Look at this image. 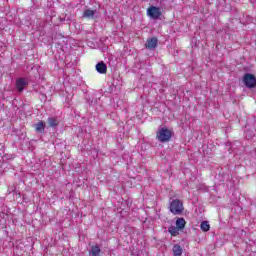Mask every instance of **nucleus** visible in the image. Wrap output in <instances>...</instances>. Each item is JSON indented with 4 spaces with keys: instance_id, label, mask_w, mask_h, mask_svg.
I'll return each instance as SVG.
<instances>
[{
    "instance_id": "f257e3e1",
    "label": "nucleus",
    "mask_w": 256,
    "mask_h": 256,
    "mask_svg": "<svg viewBox=\"0 0 256 256\" xmlns=\"http://www.w3.org/2000/svg\"><path fill=\"white\" fill-rule=\"evenodd\" d=\"M156 137L160 143H167L171 141V137H173V131L168 128H160L157 131Z\"/></svg>"
},
{
    "instance_id": "f03ea898",
    "label": "nucleus",
    "mask_w": 256,
    "mask_h": 256,
    "mask_svg": "<svg viewBox=\"0 0 256 256\" xmlns=\"http://www.w3.org/2000/svg\"><path fill=\"white\" fill-rule=\"evenodd\" d=\"M183 202L179 199H174L170 203V211L173 213V215H181L184 211Z\"/></svg>"
},
{
    "instance_id": "7ed1b4c3",
    "label": "nucleus",
    "mask_w": 256,
    "mask_h": 256,
    "mask_svg": "<svg viewBox=\"0 0 256 256\" xmlns=\"http://www.w3.org/2000/svg\"><path fill=\"white\" fill-rule=\"evenodd\" d=\"M242 81L248 89H254V87H256V77L251 73H246Z\"/></svg>"
},
{
    "instance_id": "20e7f679",
    "label": "nucleus",
    "mask_w": 256,
    "mask_h": 256,
    "mask_svg": "<svg viewBox=\"0 0 256 256\" xmlns=\"http://www.w3.org/2000/svg\"><path fill=\"white\" fill-rule=\"evenodd\" d=\"M147 15L150 19H154L155 21H157V19H159L161 15H163V12H161V8L157 6H150L149 8H147Z\"/></svg>"
},
{
    "instance_id": "39448f33",
    "label": "nucleus",
    "mask_w": 256,
    "mask_h": 256,
    "mask_svg": "<svg viewBox=\"0 0 256 256\" xmlns=\"http://www.w3.org/2000/svg\"><path fill=\"white\" fill-rule=\"evenodd\" d=\"M27 85H29V80H27V78H18L16 80V89L19 93H23Z\"/></svg>"
},
{
    "instance_id": "423d86ee",
    "label": "nucleus",
    "mask_w": 256,
    "mask_h": 256,
    "mask_svg": "<svg viewBox=\"0 0 256 256\" xmlns=\"http://www.w3.org/2000/svg\"><path fill=\"white\" fill-rule=\"evenodd\" d=\"M96 71L102 75H105V73H107V64L104 62H99L96 64Z\"/></svg>"
},
{
    "instance_id": "0eeeda50",
    "label": "nucleus",
    "mask_w": 256,
    "mask_h": 256,
    "mask_svg": "<svg viewBox=\"0 0 256 256\" xmlns=\"http://www.w3.org/2000/svg\"><path fill=\"white\" fill-rule=\"evenodd\" d=\"M157 43H158L157 38L148 39L146 43V49H152V50L157 49Z\"/></svg>"
},
{
    "instance_id": "6e6552de",
    "label": "nucleus",
    "mask_w": 256,
    "mask_h": 256,
    "mask_svg": "<svg viewBox=\"0 0 256 256\" xmlns=\"http://www.w3.org/2000/svg\"><path fill=\"white\" fill-rule=\"evenodd\" d=\"M96 13H97V10L86 9L83 13V17L85 19H94Z\"/></svg>"
},
{
    "instance_id": "1a4fd4ad",
    "label": "nucleus",
    "mask_w": 256,
    "mask_h": 256,
    "mask_svg": "<svg viewBox=\"0 0 256 256\" xmlns=\"http://www.w3.org/2000/svg\"><path fill=\"white\" fill-rule=\"evenodd\" d=\"M185 225H187L185 218H178L176 220V228H178V230L183 231V229H185Z\"/></svg>"
},
{
    "instance_id": "9d476101",
    "label": "nucleus",
    "mask_w": 256,
    "mask_h": 256,
    "mask_svg": "<svg viewBox=\"0 0 256 256\" xmlns=\"http://www.w3.org/2000/svg\"><path fill=\"white\" fill-rule=\"evenodd\" d=\"M47 123H48L49 127H52L53 129H55L56 127L59 126V121L55 117H49L47 119Z\"/></svg>"
},
{
    "instance_id": "9b49d317",
    "label": "nucleus",
    "mask_w": 256,
    "mask_h": 256,
    "mask_svg": "<svg viewBox=\"0 0 256 256\" xmlns=\"http://www.w3.org/2000/svg\"><path fill=\"white\" fill-rule=\"evenodd\" d=\"M172 251L174 256L183 255V248L179 244L174 245Z\"/></svg>"
},
{
    "instance_id": "f8f14e48",
    "label": "nucleus",
    "mask_w": 256,
    "mask_h": 256,
    "mask_svg": "<svg viewBox=\"0 0 256 256\" xmlns=\"http://www.w3.org/2000/svg\"><path fill=\"white\" fill-rule=\"evenodd\" d=\"M100 254H101V248L98 245L91 247L89 251L90 256H99Z\"/></svg>"
},
{
    "instance_id": "ddd939ff",
    "label": "nucleus",
    "mask_w": 256,
    "mask_h": 256,
    "mask_svg": "<svg viewBox=\"0 0 256 256\" xmlns=\"http://www.w3.org/2000/svg\"><path fill=\"white\" fill-rule=\"evenodd\" d=\"M179 228H177V226H170L168 228V233H170V235H172L173 237H177V235H179Z\"/></svg>"
},
{
    "instance_id": "4468645a",
    "label": "nucleus",
    "mask_w": 256,
    "mask_h": 256,
    "mask_svg": "<svg viewBox=\"0 0 256 256\" xmlns=\"http://www.w3.org/2000/svg\"><path fill=\"white\" fill-rule=\"evenodd\" d=\"M36 131L37 133H43V131H45V122L40 121L36 124Z\"/></svg>"
},
{
    "instance_id": "2eb2a0df",
    "label": "nucleus",
    "mask_w": 256,
    "mask_h": 256,
    "mask_svg": "<svg viewBox=\"0 0 256 256\" xmlns=\"http://www.w3.org/2000/svg\"><path fill=\"white\" fill-rule=\"evenodd\" d=\"M200 229L204 232H207L211 229V226L209 225V222L208 221H203L201 224H200Z\"/></svg>"
}]
</instances>
